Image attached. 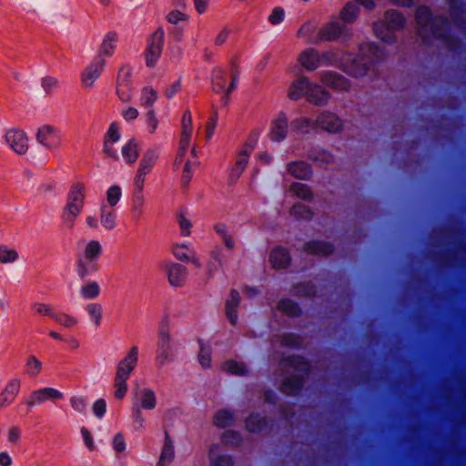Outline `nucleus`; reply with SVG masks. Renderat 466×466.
Segmentation results:
<instances>
[{
    "mask_svg": "<svg viewBox=\"0 0 466 466\" xmlns=\"http://www.w3.org/2000/svg\"><path fill=\"white\" fill-rule=\"evenodd\" d=\"M365 56L360 58L346 55L339 60V66L349 75L360 76L367 73L369 65L381 56L380 49L375 44H366L360 47ZM299 64L307 71H314L322 66L339 63L338 55L334 51L319 53L317 49L309 47L301 51L298 56Z\"/></svg>",
    "mask_w": 466,
    "mask_h": 466,
    "instance_id": "1",
    "label": "nucleus"
},
{
    "mask_svg": "<svg viewBox=\"0 0 466 466\" xmlns=\"http://www.w3.org/2000/svg\"><path fill=\"white\" fill-rule=\"evenodd\" d=\"M193 135L194 127L192 115L189 110H186L181 118L179 145L173 164L175 169L183 164L181 181L184 186L188 185L193 177L196 167L199 164L196 147L191 143Z\"/></svg>",
    "mask_w": 466,
    "mask_h": 466,
    "instance_id": "2",
    "label": "nucleus"
},
{
    "mask_svg": "<svg viewBox=\"0 0 466 466\" xmlns=\"http://www.w3.org/2000/svg\"><path fill=\"white\" fill-rule=\"evenodd\" d=\"M288 96L291 100H299L303 96L318 106L328 103L329 94L321 86L312 83L309 77L301 76L292 81L288 88Z\"/></svg>",
    "mask_w": 466,
    "mask_h": 466,
    "instance_id": "3",
    "label": "nucleus"
},
{
    "mask_svg": "<svg viewBox=\"0 0 466 466\" xmlns=\"http://www.w3.org/2000/svg\"><path fill=\"white\" fill-rule=\"evenodd\" d=\"M176 353V341L171 338L168 319L165 318L161 320L158 327L156 362L158 366L162 367L167 362L174 361Z\"/></svg>",
    "mask_w": 466,
    "mask_h": 466,
    "instance_id": "4",
    "label": "nucleus"
},
{
    "mask_svg": "<svg viewBox=\"0 0 466 466\" xmlns=\"http://www.w3.org/2000/svg\"><path fill=\"white\" fill-rule=\"evenodd\" d=\"M259 133L253 132L235 156V163L228 174V183L235 184L248 164V159L258 141Z\"/></svg>",
    "mask_w": 466,
    "mask_h": 466,
    "instance_id": "5",
    "label": "nucleus"
},
{
    "mask_svg": "<svg viewBox=\"0 0 466 466\" xmlns=\"http://www.w3.org/2000/svg\"><path fill=\"white\" fill-rule=\"evenodd\" d=\"M404 23L405 19L401 14L389 10L385 13V20L374 23L373 30L378 38L385 43H391L395 39V30L400 28Z\"/></svg>",
    "mask_w": 466,
    "mask_h": 466,
    "instance_id": "6",
    "label": "nucleus"
},
{
    "mask_svg": "<svg viewBox=\"0 0 466 466\" xmlns=\"http://www.w3.org/2000/svg\"><path fill=\"white\" fill-rule=\"evenodd\" d=\"M416 21L419 25V34L422 37L432 35L439 37L441 35V28L446 29L448 26L447 19L443 17H434L431 15V11L426 6H420L416 11Z\"/></svg>",
    "mask_w": 466,
    "mask_h": 466,
    "instance_id": "7",
    "label": "nucleus"
},
{
    "mask_svg": "<svg viewBox=\"0 0 466 466\" xmlns=\"http://www.w3.org/2000/svg\"><path fill=\"white\" fill-rule=\"evenodd\" d=\"M211 85L216 93L228 95L236 87L237 77L231 75L228 79L225 68L218 66L212 71Z\"/></svg>",
    "mask_w": 466,
    "mask_h": 466,
    "instance_id": "8",
    "label": "nucleus"
},
{
    "mask_svg": "<svg viewBox=\"0 0 466 466\" xmlns=\"http://www.w3.org/2000/svg\"><path fill=\"white\" fill-rule=\"evenodd\" d=\"M165 32L163 28H157L148 38L146 50V64L153 67L158 61L163 49Z\"/></svg>",
    "mask_w": 466,
    "mask_h": 466,
    "instance_id": "9",
    "label": "nucleus"
},
{
    "mask_svg": "<svg viewBox=\"0 0 466 466\" xmlns=\"http://www.w3.org/2000/svg\"><path fill=\"white\" fill-rule=\"evenodd\" d=\"M158 157L159 150L157 148H149L144 153L135 177V185L137 187L140 188L143 187L146 176L152 171Z\"/></svg>",
    "mask_w": 466,
    "mask_h": 466,
    "instance_id": "10",
    "label": "nucleus"
},
{
    "mask_svg": "<svg viewBox=\"0 0 466 466\" xmlns=\"http://www.w3.org/2000/svg\"><path fill=\"white\" fill-rule=\"evenodd\" d=\"M36 140L39 144L49 150L59 147L62 144L60 130L50 125H44L38 128Z\"/></svg>",
    "mask_w": 466,
    "mask_h": 466,
    "instance_id": "11",
    "label": "nucleus"
},
{
    "mask_svg": "<svg viewBox=\"0 0 466 466\" xmlns=\"http://www.w3.org/2000/svg\"><path fill=\"white\" fill-rule=\"evenodd\" d=\"M106 63L99 57H94L81 73V83L85 88H93L95 82L101 76Z\"/></svg>",
    "mask_w": 466,
    "mask_h": 466,
    "instance_id": "12",
    "label": "nucleus"
},
{
    "mask_svg": "<svg viewBox=\"0 0 466 466\" xmlns=\"http://www.w3.org/2000/svg\"><path fill=\"white\" fill-rule=\"evenodd\" d=\"M274 422L259 412H251L245 420L246 430L252 434L260 435L272 430Z\"/></svg>",
    "mask_w": 466,
    "mask_h": 466,
    "instance_id": "13",
    "label": "nucleus"
},
{
    "mask_svg": "<svg viewBox=\"0 0 466 466\" xmlns=\"http://www.w3.org/2000/svg\"><path fill=\"white\" fill-rule=\"evenodd\" d=\"M306 384L304 375L292 373L282 380L279 384V390L287 396L298 397L301 395Z\"/></svg>",
    "mask_w": 466,
    "mask_h": 466,
    "instance_id": "14",
    "label": "nucleus"
},
{
    "mask_svg": "<svg viewBox=\"0 0 466 466\" xmlns=\"http://www.w3.org/2000/svg\"><path fill=\"white\" fill-rule=\"evenodd\" d=\"M5 141L15 153L24 155L28 150V137L20 129H9L5 134Z\"/></svg>",
    "mask_w": 466,
    "mask_h": 466,
    "instance_id": "15",
    "label": "nucleus"
},
{
    "mask_svg": "<svg viewBox=\"0 0 466 466\" xmlns=\"http://www.w3.org/2000/svg\"><path fill=\"white\" fill-rule=\"evenodd\" d=\"M289 119L285 113L279 112L271 120L268 136L274 142L283 141L288 134Z\"/></svg>",
    "mask_w": 466,
    "mask_h": 466,
    "instance_id": "16",
    "label": "nucleus"
},
{
    "mask_svg": "<svg viewBox=\"0 0 466 466\" xmlns=\"http://www.w3.org/2000/svg\"><path fill=\"white\" fill-rule=\"evenodd\" d=\"M63 393L55 388H42L32 391L28 400H26V405L29 409H31L35 405L42 404L47 400H56L63 399Z\"/></svg>",
    "mask_w": 466,
    "mask_h": 466,
    "instance_id": "17",
    "label": "nucleus"
},
{
    "mask_svg": "<svg viewBox=\"0 0 466 466\" xmlns=\"http://www.w3.org/2000/svg\"><path fill=\"white\" fill-rule=\"evenodd\" d=\"M138 348L134 346L127 355L119 361L116 367V377L127 380L137 363Z\"/></svg>",
    "mask_w": 466,
    "mask_h": 466,
    "instance_id": "18",
    "label": "nucleus"
},
{
    "mask_svg": "<svg viewBox=\"0 0 466 466\" xmlns=\"http://www.w3.org/2000/svg\"><path fill=\"white\" fill-rule=\"evenodd\" d=\"M280 364L300 372L299 374L304 375V377L308 376L311 372V364L309 360L302 355L292 354L283 357L280 360Z\"/></svg>",
    "mask_w": 466,
    "mask_h": 466,
    "instance_id": "19",
    "label": "nucleus"
},
{
    "mask_svg": "<svg viewBox=\"0 0 466 466\" xmlns=\"http://www.w3.org/2000/svg\"><path fill=\"white\" fill-rule=\"evenodd\" d=\"M118 42L117 35L115 32L106 33L99 46L97 54L95 57H99L103 62H106V59L111 57L116 48Z\"/></svg>",
    "mask_w": 466,
    "mask_h": 466,
    "instance_id": "20",
    "label": "nucleus"
},
{
    "mask_svg": "<svg viewBox=\"0 0 466 466\" xmlns=\"http://www.w3.org/2000/svg\"><path fill=\"white\" fill-rule=\"evenodd\" d=\"M269 262L275 269H286L291 263L289 251L282 246L273 248L269 253Z\"/></svg>",
    "mask_w": 466,
    "mask_h": 466,
    "instance_id": "21",
    "label": "nucleus"
},
{
    "mask_svg": "<svg viewBox=\"0 0 466 466\" xmlns=\"http://www.w3.org/2000/svg\"><path fill=\"white\" fill-rule=\"evenodd\" d=\"M317 29L318 25L316 22L308 21L299 27L297 36L309 44L320 43V29L319 31Z\"/></svg>",
    "mask_w": 466,
    "mask_h": 466,
    "instance_id": "22",
    "label": "nucleus"
},
{
    "mask_svg": "<svg viewBox=\"0 0 466 466\" xmlns=\"http://www.w3.org/2000/svg\"><path fill=\"white\" fill-rule=\"evenodd\" d=\"M167 279L171 286L180 287L186 280L187 268L185 266L171 262L167 267Z\"/></svg>",
    "mask_w": 466,
    "mask_h": 466,
    "instance_id": "23",
    "label": "nucleus"
},
{
    "mask_svg": "<svg viewBox=\"0 0 466 466\" xmlns=\"http://www.w3.org/2000/svg\"><path fill=\"white\" fill-rule=\"evenodd\" d=\"M346 31V26L339 21L327 23L320 28V40L333 41L339 38Z\"/></svg>",
    "mask_w": 466,
    "mask_h": 466,
    "instance_id": "24",
    "label": "nucleus"
},
{
    "mask_svg": "<svg viewBox=\"0 0 466 466\" xmlns=\"http://www.w3.org/2000/svg\"><path fill=\"white\" fill-rule=\"evenodd\" d=\"M318 126L329 133H336L342 127L341 120L333 113L323 112L318 117Z\"/></svg>",
    "mask_w": 466,
    "mask_h": 466,
    "instance_id": "25",
    "label": "nucleus"
},
{
    "mask_svg": "<svg viewBox=\"0 0 466 466\" xmlns=\"http://www.w3.org/2000/svg\"><path fill=\"white\" fill-rule=\"evenodd\" d=\"M320 80L326 86L337 89L346 90L349 87V81L338 73L326 71L320 74Z\"/></svg>",
    "mask_w": 466,
    "mask_h": 466,
    "instance_id": "26",
    "label": "nucleus"
},
{
    "mask_svg": "<svg viewBox=\"0 0 466 466\" xmlns=\"http://www.w3.org/2000/svg\"><path fill=\"white\" fill-rule=\"evenodd\" d=\"M276 308L289 318H299L303 313L299 304L289 298L280 299L278 301Z\"/></svg>",
    "mask_w": 466,
    "mask_h": 466,
    "instance_id": "27",
    "label": "nucleus"
},
{
    "mask_svg": "<svg viewBox=\"0 0 466 466\" xmlns=\"http://www.w3.org/2000/svg\"><path fill=\"white\" fill-rule=\"evenodd\" d=\"M240 303V294L238 290L232 289L230 298L226 301V315L231 325H236L238 320L237 309Z\"/></svg>",
    "mask_w": 466,
    "mask_h": 466,
    "instance_id": "28",
    "label": "nucleus"
},
{
    "mask_svg": "<svg viewBox=\"0 0 466 466\" xmlns=\"http://www.w3.org/2000/svg\"><path fill=\"white\" fill-rule=\"evenodd\" d=\"M175 458L174 444L167 431H165L164 445L159 456L157 466H167L171 463Z\"/></svg>",
    "mask_w": 466,
    "mask_h": 466,
    "instance_id": "29",
    "label": "nucleus"
},
{
    "mask_svg": "<svg viewBox=\"0 0 466 466\" xmlns=\"http://www.w3.org/2000/svg\"><path fill=\"white\" fill-rule=\"evenodd\" d=\"M287 168L293 177L299 179H309L312 175L310 166L304 161L291 162Z\"/></svg>",
    "mask_w": 466,
    "mask_h": 466,
    "instance_id": "30",
    "label": "nucleus"
},
{
    "mask_svg": "<svg viewBox=\"0 0 466 466\" xmlns=\"http://www.w3.org/2000/svg\"><path fill=\"white\" fill-rule=\"evenodd\" d=\"M235 422V414L228 409L218 410L213 418V423L217 428L225 429L233 425Z\"/></svg>",
    "mask_w": 466,
    "mask_h": 466,
    "instance_id": "31",
    "label": "nucleus"
},
{
    "mask_svg": "<svg viewBox=\"0 0 466 466\" xmlns=\"http://www.w3.org/2000/svg\"><path fill=\"white\" fill-rule=\"evenodd\" d=\"M319 127L318 120L313 121L308 117H299L291 122L290 128L299 134H307Z\"/></svg>",
    "mask_w": 466,
    "mask_h": 466,
    "instance_id": "32",
    "label": "nucleus"
},
{
    "mask_svg": "<svg viewBox=\"0 0 466 466\" xmlns=\"http://www.w3.org/2000/svg\"><path fill=\"white\" fill-rule=\"evenodd\" d=\"M289 194L304 201H310L313 197L311 188L303 183L295 182L290 185Z\"/></svg>",
    "mask_w": 466,
    "mask_h": 466,
    "instance_id": "33",
    "label": "nucleus"
},
{
    "mask_svg": "<svg viewBox=\"0 0 466 466\" xmlns=\"http://www.w3.org/2000/svg\"><path fill=\"white\" fill-rule=\"evenodd\" d=\"M115 206H101L100 221L106 229H113L116 227V211Z\"/></svg>",
    "mask_w": 466,
    "mask_h": 466,
    "instance_id": "34",
    "label": "nucleus"
},
{
    "mask_svg": "<svg viewBox=\"0 0 466 466\" xmlns=\"http://www.w3.org/2000/svg\"><path fill=\"white\" fill-rule=\"evenodd\" d=\"M158 98V93L151 86H145L140 93V105L146 108L154 109L153 106Z\"/></svg>",
    "mask_w": 466,
    "mask_h": 466,
    "instance_id": "35",
    "label": "nucleus"
},
{
    "mask_svg": "<svg viewBox=\"0 0 466 466\" xmlns=\"http://www.w3.org/2000/svg\"><path fill=\"white\" fill-rule=\"evenodd\" d=\"M139 408L144 410H153L157 405V398L153 390L144 388L139 390Z\"/></svg>",
    "mask_w": 466,
    "mask_h": 466,
    "instance_id": "36",
    "label": "nucleus"
},
{
    "mask_svg": "<svg viewBox=\"0 0 466 466\" xmlns=\"http://www.w3.org/2000/svg\"><path fill=\"white\" fill-rule=\"evenodd\" d=\"M177 5L182 8L180 10L174 9L167 13V20L168 23L173 25H178L182 22H187L189 19V15L183 10L186 8L185 0H178Z\"/></svg>",
    "mask_w": 466,
    "mask_h": 466,
    "instance_id": "37",
    "label": "nucleus"
},
{
    "mask_svg": "<svg viewBox=\"0 0 466 466\" xmlns=\"http://www.w3.org/2000/svg\"><path fill=\"white\" fill-rule=\"evenodd\" d=\"M122 157L127 163L134 164L139 154L138 144L131 139L122 147Z\"/></svg>",
    "mask_w": 466,
    "mask_h": 466,
    "instance_id": "38",
    "label": "nucleus"
},
{
    "mask_svg": "<svg viewBox=\"0 0 466 466\" xmlns=\"http://www.w3.org/2000/svg\"><path fill=\"white\" fill-rule=\"evenodd\" d=\"M222 369L228 374L237 376H246L248 370L243 362H238L234 360H228L223 362Z\"/></svg>",
    "mask_w": 466,
    "mask_h": 466,
    "instance_id": "39",
    "label": "nucleus"
},
{
    "mask_svg": "<svg viewBox=\"0 0 466 466\" xmlns=\"http://www.w3.org/2000/svg\"><path fill=\"white\" fill-rule=\"evenodd\" d=\"M198 361L204 369H209L211 367V346L202 339H198Z\"/></svg>",
    "mask_w": 466,
    "mask_h": 466,
    "instance_id": "40",
    "label": "nucleus"
},
{
    "mask_svg": "<svg viewBox=\"0 0 466 466\" xmlns=\"http://www.w3.org/2000/svg\"><path fill=\"white\" fill-rule=\"evenodd\" d=\"M96 270L95 263L91 260L86 261V259L79 258L76 263V272L80 279L84 280L88 276Z\"/></svg>",
    "mask_w": 466,
    "mask_h": 466,
    "instance_id": "41",
    "label": "nucleus"
},
{
    "mask_svg": "<svg viewBox=\"0 0 466 466\" xmlns=\"http://www.w3.org/2000/svg\"><path fill=\"white\" fill-rule=\"evenodd\" d=\"M280 343L283 347L299 350L303 347V339L302 338L296 333L288 332L281 336Z\"/></svg>",
    "mask_w": 466,
    "mask_h": 466,
    "instance_id": "42",
    "label": "nucleus"
},
{
    "mask_svg": "<svg viewBox=\"0 0 466 466\" xmlns=\"http://www.w3.org/2000/svg\"><path fill=\"white\" fill-rule=\"evenodd\" d=\"M295 295L303 298H314L317 295V287L311 282H299L294 285Z\"/></svg>",
    "mask_w": 466,
    "mask_h": 466,
    "instance_id": "43",
    "label": "nucleus"
},
{
    "mask_svg": "<svg viewBox=\"0 0 466 466\" xmlns=\"http://www.w3.org/2000/svg\"><path fill=\"white\" fill-rule=\"evenodd\" d=\"M86 199V188L81 183L74 184L68 192V204L83 203Z\"/></svg>",
    "mask_w": 466,
    "mask_h": 466,
    "instance_id": "44",
    "label": "nucleus"
},
{
    "mask_svg": "<svg viewBox=\"0 0 466 466\" xmlns=\"http://www.w3.org/2000/svg\"><path fill=\"white\" fill-rule=\"evenodd\" d=\"M146 130L148 134L154 135L159 127V119L155 109H149L144 116Z\"/></svg>",
    "mask_w": 466,
    "mask_h": 466,
    "instance_id": "45",
    "label": "nucleus"
},
{
    "mask_svg": "<svg viewBox=\"0 0 466 466\" xmlns=\"http://www.w3.org/2000/svg\"><path fill=\"white\" fill-rule=\"evenodd\" d=\"M99 293L100 287L96 281H90L80 289V295L84 299H94Z\"/></svg>",
    "mask_w": 466,
    "mask_h": 466,
    "instance_id": "46",
    "label": "nucleus"
},
{
    "mask_svg": "<svg viewBox=\"0 0 466 466\" xmlns=\"http://www.w3.org/2000/svg\"><path fill=\"white\" fill-rule=\"evenodd\" d=\"M290 215L296 217L297 219L309 221L313 218V212L309 206H291Z\"/></svg>",
    "mask_w": 466,
    "mask_h": 466,
    "instance_id": "47",
    "label": "nucleus"
},
{
    "mask_svg": "<svg viewBox=\"0 0 466 466\" xmlns=\"http://www.w3.org/2000/svg\"><path fill=\"white\" fill-rule=\"evenodd\" d=\"M222 441L227 444L239 447L242 445L243 438L239 431L228 430L223 432Z\"/></svg>",
    "mask_w": 466,
    "mask_h": 466,
    "instance_id": "48",
    "label": "nucleus"
},
{
    "mask_svg": "<svg viewBox=\"0 0 466 466\" xmlns=\"http://www.w3.org/2000/svg\"><path fill=\"white\" fill-rule=\"evenodd\" d=\"M359 14V8L354 3H348L340 12V18L347 23L353 22Z\"/></svg>",
    "mask_w": 466,
    "mask_h": 466,
    "instance_id": "49",
    "label": "nucleus"
},
{
    "mask_svg": "<svg viewBox=\"0 0 466 466\" xmlns=\"http://www.w3.org/2000/svg\"><path fill=\"white\" fill-rule=\"evenodd\" d=\"M81 208L82 206H66L62 214L64 222L71 227L74 218L80 214Z\"/></svg>",
    "mask_w": 466,
    "mask_h": 466,
    "instance_id": "50",
    "label": "nucleus"
},
{
    "mask_svg": "<svg viewBox=\"0 0 466 466\" xmlns=\"http://www.w3.org/2000/svg\"><path fill=\"white\" fill-rule=\"evenodd\" d=\"M121 138V133H120V125L116 122H112L105 136L104 140L110 141L113 143H117Z\"/></svg>",
    "mask_w": 466,
    "mask_h": 466,
    "instance_id": "51",
    "label": "nucleus"
},
{
    "mask_svg": "<svg viewBox=\"0 0 466 466\" xmlns=\"http://www.w3.org/2000/svg\"><path fill=\"white\" fill-rule=\"evenodd\" d=\"M102 247L96 240H91L86 247L85 258L89 260L96 259L101 253Z\"/></svg>",
    "mask_w": 466,
    "mask_h": 466,
    "instance_id": "52",
    "label": "nucleus"
},
{
    "mask_svg": "<svg viewBox=\"0 0 466 466\" xmlns=\"http://www.w3.org/2000/svg\"><path fill=\"white\" fill-rule=\"evenodd\" d=\"M86 309L96 326H99L102 318V306L98 303H91L86 307Z\"/></svg>",
    "mask_w": 466,
    "mask_h": 466,
    "instance_id": "53",
    "label": "nucleus"
},
{
    "mask_svg": "<svg viewBox=\"0 0 466 466\" xmlns=\"http://www.w3.org/2000/svg\"><path fill=\"white\" fill-rule=\"evenodd\" d=\"M18 258V253L15 249H9L5 245H0V263H12Z\"/></svg>",
    "mask_w": 466,
    "mask_h": 466,
    "instance_id": "54",
    "label": "nucleus"
},
{
    "mask_svg": "<svg viewBox=\"0 0 466 466\" xmlns=\"http://www.w3.org/2000/svg\"><path fill=\"white\" fill-rule=\"evenodd\" d=\"M285 10L281 6L274 7L268 16V21L272 25H277L282 23L285 19Z\"/></svg>",
    "mask_w": 466,
    "mask_h": 466,
    "instance_id": "55",
    "label": "nucleus"
},
{
    "mask_svg": "<svg viewBox=\"0 0 466 466\" xmlns=\"http://www.w3.org/2000/svg\"><path fill=\"white\" fill-rule=\"evenodd\" d=\"M27 372L30 376L38 375L42 370V363L34 355L28 357L26 360Z\"/></svg>",
    "mask_w": 466,
    "mask_h": 466,
    "instance_id": "56",
    "label": "nucleus"
},
{
    "mask_svg": "<svg viewBox=\"0 0 466 466\" xmlns=\"http://www.w3.org/2000/svg\"><path fill=\"white\" fill-rule=\"evenodd\" d=\"M70 405L78 413L84 414L87 408V400L84 397L73 396L70 398Z\"/></svg>",
    "mask_w": 466,
    "mask_h": 466,
    "instance_id": "57",
    "label": "nucleus"
},
{
    "mask_svg": "<svg viewBox=\"0 0 466 466\" xmlns=\"http://www.w3.org/2000/svg\"><path fill=\"white\" fill-rule=\"evenodd\" d=\"M181 88H182L181 79L178 78V79L173 81L172 83H170L168 86H167L164 88L163 93H164V96L167 99H171L172 97H174L177 94H178L181 91Z\"/></svg>",
    "mask_w": 466,
    "mask_h": 466,
    "instance_id": "58",
    "label": "nucleus"
},
{
    "mask_svg": "<svg viewBox=\"0 0 466 466\" xmlns=\"http://www.w3.org/2000/svg\"><path fill=\"white\" fill-rule=\"evenodd\" d=\"M177 221L179 225L181 235L184 237L189 236L193 225L191 221L185 217L183 212H179L177 217Z\"/></svg>",
    "mask_w": 466,
    "mask_h": 466,
    "instance_id": "59",
    "label": "nucleus"
},
{
    "mask_svg": "<svg viewBox=\"0 0 466 466\" xmlns=\"http://www.w3.org/2000/svg\"><path fill=\"white\" fill-rule=\"evenodd\" d=\"M127 380L115 377V381H114V386L116 388L115 397L117 400H122L127 394Z\"/></svg>",
    "mask_w": 466,
    "mask_h": 466,
    "instance_id": "60",
    "label": "nucleus"
},
{
    "mask_svg": "<svg viewBox=\"0 0 466 466\" xmlns=\"http://www.w3.org/2000/svg\"><path fill=\"white\" fill-rule=\"evenodd\" d=\"M217 126H218V115L217 114H214L213 116H211L208 120L207 121L206 125H205V137H206V140L207 141H209L214 134H215V130L217 128Z\"/></svg>",
    "mask_w": 466,
    "mask_h": 466,
    "instance_id": "61",
    "label": "nucleus"
},
{
    "mask_svg": "<svg viewBox=\"0 0 466 466\" xmlns=\"http://www.w3.org/2000/svg\"><path fill=\"white\" fill-rule=\"evenodd\" d=\"M316 251L318 252V256L328 257L334 253L335 246L331 242L319 239V247H318V250H316Z\"/></svg>",
    "mask_w": 466,
    "mask_h": 466,
    "instance_id": "62",
    "label": "nucleus"
},
{
    "mask_svg": "<svg viewBox=\"0 0 466 466\" xmlns=\"http://www.w3.org/2000/svg\"><path fill=\"white\" fill-rule=\"evenodd\" d=\"M53 319L66 328H71L76 324V319L74 317L64 313H56L53 315Z\"/></svg>",
    "mask_w": 466,
    "mask_h": 466,
    "instance_id": "63",
    "label": "nucleus"
},
{
    "mask_svg": "<svg viewBox=\"0 0 466 466\" xmlns=\"http://www.w3.org/2000/svg\"><path fill=\"white\" fill-rule=\"evenodd\" d=\"M234 461L230 455L220 454L211 461L210 466H233Z\"/></svg>",
    "mask_w": 466,
    "mask_h": 466,
    "instance_id": "64",
    "label": "nucleus"
}]
</instances>
